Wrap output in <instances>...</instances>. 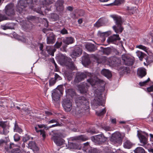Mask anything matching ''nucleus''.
I'll return each mask as SVG.
<instances>
[{"mask_svg": "<svg viewBox=\"0 0 153 153\" xmlns=\"http://www.w3.org/2000/svg\"><path fill=\"white\" fill-rule=\"evenodd\" d=\"M75 103L77 106L75 109L76 114L84 113L85 111H88L89 108V102L84 97L81 96L76 98Z\"/></svg>", "mask_w": 153, "mask_h": 153, "instance_id": "nucleus-1", "label": "nucleus"}, {"mask_svg": "<svg viewBox=\"0 0 153 153\" xmlns=\"http://www.w3.org/2000/svg\"><path fill=\"white\" fill-rule=\"evenodd\" d=\"M112 18L115 22L116 25L113 26V28L115 32L117 33H121L123 30L122 25L123 21L121 18L120 16H113Z\"/></svg>", "mask_w": 153, "mask_h": 153, "instance_id": "nucleus-2", "label": "nucleus"}, {"mask_svg": "<svg viewBox=\"0 0 153 153\" xmlns=\"http://www.w3.org/2000/svg\"><path fill=\"white\" fill-rule=\"evenodd\" d=\"M3 11L7 17L9 18L10 19H12L15 14L14 6L12 3L7 5Z\"/></svg>", "mask_w": 153, "mask_h": 153, "instance_id": "nucleus-3", "label": "nucleus"}, {"mask_svg": "<svg viewBox=\"0 0 153 153\" xmlns=\"http://www.w3.org/2000/svg\"><path fill=\"white\" fill-rule=\"evenodd\" d=\"M124 136L119 132H116L113 134L110 138V141L114 143L120 144L122 141Z\"/></svg>", "mask_w": 153, "mask_h": 153, "instance_id": "nucleus-4", "label": "nucleus"}, {"mask_svg": "<svg viewBox=\"0 0 153 153\" xmlns=\"http://www.w3.org/2000/svg\"><path fill=\"white\" fill-rule=\"evenodd\" d=\"M136 53L137 56L141 61L142 60L143 58H145L146 62V63L145 62H144V64L145 65H148L151 62H153V57H147V56L146 54L140 51H137Z\"/></svg>", "mask_w": 153, "mask_h": 153, "instance_id": "nucleus-5", "label": "nucleus"}, {"mask_svg": "<svg viewBox=\"0 0 153 153\" xmlns=\"http://www.w3.org/2000/svg\"><path fill=\"white\" fill-rule=\"evenodd\" d=\"M62 104L63 107L66 111H70L72 108V102L68 98H65L63 99Z\"/></svg>", "mask_w": 153, "mask_h": 153, "instance_id": "nucleus-6", "label": "nucleus"}, {"mask_svg": "<svg viewBox=\"0 0 153 153\" xmlns=\"http://www.w3.org/2000/svg\"><path fill=\"white\" fill-rule=\"evenodd\" d=\"M92 141L97 144H102L104 143L107 140V138L102 134H100L91 137Z\"/></svg>", "mask_w": 153, "mask_h": 153, "instance_id": "nucleus-7", "label": "nucleus"}, {"mask_svg": "<svg viewBox=\"0 0 153 153\" xmlns=\"http://www.w3.org/2000/svg\"><path fill=\"white\" fill-rule=\"evenodd\" d=\"M87 81L92 86L98 84H101L104 83V81L97 78L96 76H91L89 79H87Z\"/></svg>", "mask_w": 153, "mask_h": 153, "instance_id": "nucleus-8", "label": "nucleus"}, {"mask_svg": "<svg viewBox=\"0 0 153 153\" xmlns=\"http://www.w3.org/2000/svg\"><path fill=\"white\" fill-rule=\"evenodd\" d=\"M15 145L14 144H10L7 147L5 146V149L6 153H23L22 151L18 148H14Z\"/></svg>", "mask_w": 153, "mask_h": 153, "instance_id": "nucleus-9", "label": "nucleus"}, {"mask_svg": "<svg viewBox=\"0 0 153 153\" xmlns=\"http://www.w3.org/2000/svg\"><path fill=\"white\" fill-rule=\"evenodd\" d=\"M145 134L147 135V137H148V134L146 133H145ZM137 135L140 139V142L141 143L140 145L143 146L146 148L147 146L149 145V144L148 143L147 137H146L142 134L139 133H138Z\"/></svg>", "mask_w": 153, "mask_h": 153, "instance_id": "nucleus-10", "label": "nucleus"}, {"mask_svg": "<svg viewBox=\"0 0 153 153\" xmlns=\"http://www.w3.org/2000/svg\"><path fill=\"white\" fill-rule=\"evenodd\" d=\"M51 139L53 140L58 146H61L64 143L65 140L58 134L52 135Z\"/></svg>", "mask_w": 153, "mask_h": 153, "instance_id": "nucleus-11", "label": "nucleus"}, {"mask_svg": "<svg viewBox=\"0 0 153 153\" xmlns=\"http://www.w3.org/2000/svg\"><path fill=\"white\" fill-rule=\"evenodd\" d=\"M86 74L84 73L77 72L76 73L75 78L74 81V84L78 83L86 78Z\"/></svg>", "mask_w": 153, "mask_h": 153, "instance_id": "nucleus-12", "label": "nucleus"}, {"mask_svg": "<svg viewBox=\"0 0 153 153\" xmlns=\"http://www.w3.org/2000/svg\"><path fill=\"white\" fill-rule=\"evenodd\" d=\"M122 59L124 62L125 65L131 66L132 65L134 62V59L126 55L122 56Z\"/></svg>", "mask_w": 153, "mask_h": 153, "instance_id": "nucleus-13", "label": "nucleus"}, {"mask_svg": "<svg viewBox=\"0 0 153 153\" xmlns=\"http://www.w3.org/2000/svg\"><path fill=\"white\" fill-rule=\"evenodd\" d=\"M62 42L65 44V45L63 46V49H65L67 45L74 43V39L72 37H66L63 39Z\"/></svg>", "mask_w": 153, "mask_h": 153, "instance_id": "nucleus-14", "label": "nucleus"}, {"mask_svg": "<svg viewBox=\"0 0 153 153\" xmlns=\"http://www.w3.org/2000/svg\"><path fill=\"white\" fill-rule=\"evenodd\" d=\"M94 105H103V99L101 94H95V97L94 101Z\"/></svg>", "mask_w": 153, "mask_h": 153, "instance_id": "nucleus-15", "label": "nucleus"}, {"mask_svg": "<svg viewBox=\"0 0 153 153\" xmlns=\"http://www.w3.org/2000/svg\"><path fill=\"white\" fill-rule=\"evenodd\" d=\"M60 94H62L60 93V91L54 89L52 91V97L53 100L54 102H56L59 100Z\"/></svg>", "mask_w": 153, "mask_h": 153, "instance_id": "nucleus-16", "label": "nucleus"}, {"mask_svg": "<svg viewBox=\"0 0 153 153\" xmlns=\"http://www.w3.org/2000/svg\"><path fill=\"white\" fill-rule=\"evenodd\" d=\"M55 41V36L53 33H50L49 36L47 37V43L48 44H53Z\"/></svg>", "mask_w": 153, "mask_h": 153, "instance_id": "nucleus-17", "label": "nucleus"}, {"mask_svg": "<svg viewBox=\"0 0 153 153\" xmlns=\"http://www.w3.org/2000/svg\"><path fill=\"white\" fill-rule=\"evenodd\" d=\"M25 6L24 1H21L17 6L16 11L19 13H21L24 10Z\"/></svg>", "mask_w": 153, "mask_h": 153, "instance_id": "nucleus-18", "label": "nucleus"}, {"mask_svg": "<svg viewBox=\"0 0 153 153\" xmlns=\"http://www.w3.org/2000/svg\"><path fill=\"white\" fill-rule=\"evenodd\" d=\"M23 28L26 30H30L34 27V25L29 21L24 22L22 25Z\"/></svg>", "mask_w": 153, "mask_h": 153, "instance_id": "nucleus-19", "label": "nucleus"}, {"mask_svg": "<svg viewBox=\"0 0 153 153\" xmlns=\"http://www.w3.org/2000/svg\"><path fill=\"white\" fill-rule=\"evenodd\" d=\"M82 50L78 47H76L71 53V56L73 57L78 56L82 53Z\"/></svg>", "mask_w": 153, "mask_h": 153, "instance_id": "nucleus-20", "label": "nucleus"}, {"mask_svg": "<svg viewBox=\"0 0 153 153\" xmlns=\"http://www.w3.org/2000/svg\"><path fill=\"white\" fill-rule=\"evenodd\" d=\"M89 85L87 83H84L79 86V89L82 93H86L88 90Z\"/></svg>", "mask_w": 153, "mask_h": 153, "instance_id": "nucleus-21", "label": "nucleus"}, {"mask_svg": "<svg viewBox=\"0 0 153 153\" xmlns=\"http://www.w3.org/2000/svg\"><path fill=\"white\" fill-rule=\"evenodd\" d=\"M120 39L119 35L114 34L113 36H110L107 39V41L108 42H116L117 40H120Z\"/></svg>", "mask_w": 153, "mask_h": 153, "instance_id": "nucleus-22", "label": "nucleus"}, {"mask_svg": "<svg viewBox=\"0 0 153 153\" xmlns=\"http://www.w3.org/2000/svg\"><path fill=\"white\" fill-rule=\"evenodd\" d=\"M137 74L140 78H142L146 74V69L144 68H140L137 70Z\"/></svg>", "mask_w": 153, "mask_h": 153, "instance_id": "nucleus-23", "label": "nucleus"}, {"mask_svg": "<svg viewBox=\"0 0 153 153\" xmlns=\"http://www.w3.org/2000/svg\"><path fill=\"white\" fill-rule=\"evenodd\" d=\"M40 2L44 7H47L53 4L54 1V0H40Z\"/></svg>", "mask_w": 153, "mask_h": 153, "instance_id": "nucleus-24", "label": "nucleus"}, {"mask_svg": "<svg viewBox=\"0 0 153 153\" xmlns=\"http://www.w3.org/2000/svg\"><path fill=\"white\" fill-rule=\"evenodd\" d=\"M85 47L88 51L91 52H94L97 50L95 46L92 43H88L86 44Z\"/></svg>", "mask_w": 153, "mask_h": 153, "instance_id": "nucleus-25", "label": "nucleus"}, {"mask_svg": "<svg viewBox=\"0 0 153 153\" xmlns=\"http://www.w3.org/2000/svg\"><path fill=\"white\" fill-rule=\"evenodd\" d=\"M111 62L114 66H118L121 64V60L120 59L115 57L112 58Z\"/></svg>", "mask_w": 153, "mask_h": 153, "instance_id": "nucleus-26", "label": "nucleus"}, {"mask_svg": "<svg viewBox=\"0 0 153 153\" xmlns=\"http://www.w3.org/2000/svg\"><path fill=\"white\" fill-rule=\"evenodd\" d=\"M7 121H0V127H1L3 128V133L5 134H7L9 132L6 129L7 126Z\"/></svg>", "mask_w": 153, "mask_h": 153, "instance_id": "nucleus-27", "label": "nucleus"}, {"mask_svg": "<svg viewBox=\"0 0 153 153\" xmlns=\"http://www.w3.org/2000/svg\"><path fill=\"white\" fill-rule=\"evenodd\" d=\"M28 147L30 149H32L33 151H37L39 150V148L36 146L35 142L31 141L28 144Z\"/></svg>", "mask_w": 153, "mask_h": 153, "instance_id": "nucleus-28", "label": "nucleus"}, {"mask_svg": "<svg viewBox=\"0 0 153 153\" xmlns=\"http://www.w3.org/2000/svg\"><path fill=\"white\" fill-rule=\"evenodd\" d=\"M101 74L108 78H111L112 76V74L111 72L108 69H103L101 71Z\"/></svg>", "mask_w": 153, "mask_h": 153, "instance_id": "nucleus-29", "label": "nucleus"}, {"mask_svg": "<svg viewBox=\"0 0 153 153\" xmlns=\"http://www.w3.org/2000/svg\"><path fill=\"white\" fill-rule=\"evenodd\" d=\"M82 62L83 65H88L91 62L89 57L88 54L85 55L82 57Z\"/></svg>", "mask_w": 153, "mask_h": 153, "instance_id": "nucleus-30", "label": "nucleus"}, {"mask_svg": "<svg viewBox=\"0 0 153 153\" xmlns=\"http://www.w3.org/2000/svg\"><path fill=\"white\" fill-rule=\"evenodd\" d=\"M67 57L62 54H60L59 56V61L61 64H64Z\"/></svg>", "mask_w": 153, "mask_h": 153, "instance_id": "nucleus-31", "label": "nucleus"}, {"mask_svg": "<svg viewBox=\"0 0 153 153\" xmlns=\"http://www.w3.org/2000/svg\"><path fill=\"white\" fill-rule=\"evenodd\" d=\"M133 144L130 141L127 140L123 143V147L126 149H130L131 148Z\"/></svg>", "mask_w": 153, "mask_h": 153, "instance_id": "nucleus-32", "label": "nucleus"}, {"mask_svg": "<svg viewBox=\"0 0 153 153\" xmlns=\"http://www.w3.org/2000/svg\"><path fill=\"white\" fill-rule=\"evenodd\" d=\"M104 24L103 20L101 19H100L96 22L94 25V26L97 28H98L103 26Z\"/></svg>", "mask_w": 153, "mask_h": 153, "instance_id": "nucleus-33", "label": "nucleus"}, {"mask_svg": "<svg viewBox=\"0 0 153 153\" xmlns=\"http://www.w3.org/2000/svg\"><path fill=\"white\" fill-rule=\"evenodd\" d=\"M46 50L47 51L48 53L52 56H54V52L55 50L53 48V47L50 46H48L46 47Z\"/></svg>", "mask_w": 153, "mask_h": 153, "instance_id": "nucleus-34", "label": "nucleus"}, {"mask_svg": "<svg viewBox=\"0 0 153 153\" xmlns=\"http://www.w3.org/2000/svg\"><path fill=\"white\" fill-rule=\"evenodd\" d=\"M124 2V0H115L113 3L107 4L106 6L117 5L121 4Z\"/></svg>", "mask_w": 153, "mask_h": 153, "instance_id": "nucleus-35", "label": "nucleus"}, {"mask_svg": "<svg viewBox=\"0 0 153 153\" xmlns=\"http://www.w3.org/2000/svg\"><path fill=\"white\" fill-rule=\"evenodd\" d=\"M66 96H70L71 97L74 96L75 95V93L72 89H68L66 90Z\"/></svg>", "mask_w": 153, "mask_h": 153, "instance_id": "nucleus-36", "label": "nucleus"}, {"mask_svg": "<svg viewBox=\"0 0 153 153\" xmlns=\"http://www.w3.org/2000/svg\"><path fill=\"white\" fill-rule=\"evenodd\" d=\"M64 3L63 0H58L56 3V6L57 8L59 7L60 9H62Z\"/></svg>", "mask_w": 153, "mask_h": 153, "instance_id": "nucleus-37", "label": "nucleus"}, {"mask_svg": "<svg viewBox=\"0 0 153 153\" xmlns=\"http://www.w3.org/2000/svg\"><path fill=\"white\" fill-rule=\"evenodd\" d=\"M134 153H145V150L142 147H137L134 150Z\"/></svg>", "mask_w": 153, "mask_h": 153, "instance_id": "nucleus-38", "label": "nucleus"}, {"mask_svg": "<svg viewBox=\"0 0 153 153\" xmlns=\"http://www.w3.org/2000/svg\"><path fill=\"white\" fill-rule=\"evenodd\" d=\"M62 45V42L61 40L57 41L54 45V47L56 48H59Z\"/></svg>", "mask_w": 153, "mask_h": 153, "instance_id": "nucleus-39", "label": "nucleus"}, {"mask_svg": "<svg viewBox=\"0 0 153 153\" xmlns=\"http://www.w3.org/2000/svg\"><path fill=\"white\" fill-rule=\"evenodd\" d=\"M103 52L104 54L108 55L111 52V50L110 48H107L103 49Z\"/></svg>", "mask_w": 153, "mask_h": 153, "instance_id": "nucleus-40", "label": "nucleus"}, {"mask_svg": "<svg viewBox=\"0 0 153 153\" xmlns=\"http://www.w3.org/2000/svg\"><path fill=\"white\" fill-rule=\"evenodd\" d=\"M7 20H10L9 18L6 15H4L0 13V22Z\"/></svg>", "mask_w": 153, "mask_h": 153, "instance_id": "nucleus-41", "label": "nucleus"}, {"mask_svg": "<svg viewBox=\"0 0 153 153\" xmlns=\"http://www.w3.org/2000/svg\"><path fill=\"white\" fill-rule=\"evenodd\" d=\"M121 69L122 70V71H124V73H126L127 74L129 73L130 72V70L129 68L127 67H121Z\"/></svg>", "mask_w": 153, "mask_h": 153, "instance_id": "nucleus-42", "label": "nucleus"}, {"mask_svg": "<svg viewBox=\"0 0 153 153\" xmlns=\"http://www.w3.org/2000/svg\"><path fill=\"white\" fill-rule=\"evenodd\" d=\"M106 112V110L105 108L104 109H102L101 111L100 112L99 111H96V114L98 116H101L102 115H103Z\"/></svg>", "mask_w": 153, "mask_h": 153, "instance_id": "nucleus-43", "label": "nucleus"}, {"mask_svg": "<svg viewBox=\"0 0 153 153\" xmlns=\"http://www.w3.org/2000/svg\"><path fill=\"white\" fill-rule=\"evenodd\" d=\"M150 81V79L149 78L147 80L143 82H140L139 83V85L141 86H145Z\"/></svg>", "mask_w": 153, "mask_h": 153, "instance_id": "nucleus-44", "label": "nucleus"}, {"mask_svg": "<svg viewBox=\"0 0 153 153\" xmlns=\"http://www.w3.org/2000/svg\"><path fill=\"white\" fill-rule=\"evenodd\" d=\"M9 29H13L14 26V24L13 23H7L5 24Z\"/></svg>", "mask_w": 153, "mask_h": 153, "instance_id": "nucleus-45", "label": "nucleus"}, {"mask_svg": "<svg viewBox=\"0 0 153 153\" xmlns=\"http://www.w3.org/2000/svg\"><path fill=\"white\" fill-rule=\"evenodd\" d=\"M51 18L54 21L57 20L59 19V16L57 14L55 13L51 15Z\"/></svg>", "mask_w": 153, "mask_h": 153, "instance_id": "nucleus-46", "label": "nucleus"}, {"mask_svg": "<svg viewBox=\"0 0 153 153\" xmlns=\"http://www.w3.org/2000/svg\"><path fill=\"white\" fill-rule=\"evenodd\" d=\"M99 33L101 36H108L109 34L108 32H104L102 33L100 32H99Z\"/></svg>", "mask_w": 153, "mask_h": 153, "instance_id": "nucleus-47", "label": "nucleus"}, {"mask_svg": "<svg viewBox=\"0 0 153 153\" xmlns=\"http://www.w3.org/2000/svg\"><path fill=\"white\" fill-rule=\"evenodd\" d=\"M56 81L54 78H52L49 80V85L50 86L53 85L56 83Z\"/></svg>", "mask_w": 153, "mask_h": 153, "instance_id": "nucleus-48", "label": "nucleus"}, {"mask_svg": "<svg viewBox=\"0 0 153 153\" xmlns=\"http://www.w3.org/2000/svg\"><path fill=\"white\" fill-rule=\"evenodd\" d=\"M60 34L62 35L67 34L68 33V32L67 30H66L65 28H63L60 31Z\"/></svg>", "mask_w": 153, "mask_h": 153, "instance_id": "nucleus-49", "label": "nucleus"}, {"mask_svg": "<svg viewBox=\"0 0 153 153\" xmlns=\"http://www.w3.org/2000/svg\"><path fill=\"white\" fill-rule=\"evenodd\" d=\"M79 140L83 141L86 140H88V138L87 137L84 135L79 136Z\"/></svg>", "mask_w": 153, "mask_h": 153, "instance_id": "nucleus-50", "label": "nucleus"}, {"mask_svg": "<svg viewBox=\"0 0 153 153\" xmlns=\"http://www.w3.org/2000/svg\"><path fill=\"white\" fill-rule=\"evenodd\" d=\"M14 130L15 131L19 132L20 133H21L22 132V130L21 129L19 128L18 127H17L16 126V123H15V128H14Z\"/></svg>", "mask_w": 153, "mask_h": 153, "instance_id": "nucleus-51", "label": "nucleus"}, {"mask_svg": "<svg viewBox=\"0 0 153 153\" xmlns=\"http://www.w3.org/2000/svg\"><path fill=\"white\" fill-rule=\"evenodd\" d=\"M20 136L18 134H16L14 136V140L15 141H18L20 140Z\"/></svg>", "mask_w": 153, "mask_h": 153, "instance_id": "nucleus-52", "label": "nucleus"}, {"mask_svg": "<svg viewBox=\"0 0 153 153\" xmlns=\"http://www.w3.org/2000/svg\"><path fill=\"white\" fill-rule=\"evenodd\" d=\"M67 66L69 69L72 70H74L75 68V66L73 62L70 63V64H68Z\"/></svg>", "mask_w": 153, "mask_h": 153, "instance_id": "nucleus-53", "label": "nucleus"}, {"mask_svg": "<svg viewBox=\"0 0 153 153\" xmlns=\"http://www.w3.org/2000/svg\"><path fill=\"white\" fill-rule=\"evenodd\" d=\"M53 74L54 75V78L56 81L61 79V77L58 74L54 73H53Z\"/></svg>", "mask_w": 153, "mask_h": 153, "instance_id": "nucleus-54", "label": "nucleus"}, {"mask_svg": "<svg viewBox=\"0 0 153 153\" xmlns=\"http://www.w3.org/2000/svg\"><path fill=\"white\" fill-rule=\"evenodd\" d=\"M55 90H57L59 91L60 93L62 94V92L63 91V86L62 85H60L58 86L57 88L55 89Z\"/></svg>", "mask_w": 153, "mask_h": 153, "instance_id": "nucleus-55", "label": "nucleus"}, {"mask_svg": "<svg viewBox=\"0 0 153 153\" xmlns=\"http://www.w3.org/2000/svg\"><path fill=\"white\" fill-rule=\"evenodd\" d=\"M102 128L107 131H110L111 130V128L110 127L106 126H102Z\"/></svg>", "mask_w": 153, "mask_h": 153, "instance_id": "nucleus-56", "label": "nucleus"}, {"mask_svg": "<svg viewBox=\"0 0 153 153\" xmlns=\"http://www.w3.org/2000/svg\"><path fill=\"white\" fill-rule=\"evenodd\" d=\"M88 153H99V152L97 149H92L89 150Z\"/></svg>", "mask_w": 153, "mask_h": 153, "instance_id": "nucleus-57", "label": "nucleus"}, {"mask_svg": "<svg viewBox=\"0 0 153 153\" xmlns=\"http://www.w3.org/2000/svg\"><path fill=\"white\" fill-rule=\"evenodd\" d=\"M93 57L97 60V62L98 63H100L102 62L100 61V59H99V57L97 56H96L95 55H93Z\"/></svg>", "mask_w": 153, "mask_h": 153, "instance_id": "nucleus-58", "label": "nucleus"}, {"mask_svg": "<svg viewBox=\"0 0 153 153\" xmlns=\"http://www.w3.org/2000/svg\"><path fill=\"white\" fill-rule=\"evenodd\" d=\"M27 19L28 21H33L36 19V17L35 16H28L27 18Z\"/></svg>", "mask_w": 153, "mask_h": 153, "instance_id": "nucleus-59", "label": "nucleus"}, {"mask_svg": "<svg viewBox=\"0 0 153 153\" xmlns=\"http://www.w3.org/2000/svg\"><path fill=\"white\" fill-rule=\"evenodd\" d=\"M72 62H73L72 60V59L69 58L67 57L66 61V62L65 63V64L67 65H68V64H70V63H71Z\"/></svg>", "mask_w": 153, "mask_h": 153, "instance_id": "nucleus-60", "label": "nucleus"}, {"mask_svg": "<svg viewBox=\"0 0 153 153\" xmlns=\"http://www.w3.org/2000/svg\"><path fill=\"white\" fill-rule=\"evenodd\" d=\"M40 135H42L43 138L45 137L46 135L45 134V131L44 130H39Z\"/></svg>", "mask_w": 153, "mask_h": 153, "instance_id": "nucleus-61", "label": "nucleus"}, {"mask_svg": "<svg viewBox=\"0 0 153 153\" xmlns=\"http://www.w3.org/2000/svg\"><path fill=\"white\" fill-rule=\"evenodd\" d=\"M34 10L36 12H37L39 13H42V11L41 10V8L40 7V8H35L34 9Z\"/></svg>", "mask_w": 153, "mask_h": 153, "instance_id": "nucleus-62", "label": "nucleus"}, {"mask_svg": "<svg viewBox=\"0 0 153 153\" xmlns=\"http://www.w3.org/2000/svg\"><path fill=\"white\" fill-rule=\"evenodd\" d=\"M4 144L7 145V143L4 140L2 139L0 140V146H2Z\"/></svg>", "mask_w": 153, "mask_h": 153, "instance_id": "nucleus-63", "label": "nucleus"}, {"mask_svg": "<svg viewBox=\"0 0 153 153\" xmlns=\"http://www.w3.org/2000/svg\"><path fill=\"white\" fill-rule=\"evenodd\" d=\"M147 91L149 92H151L153 91V85L150 86V87H148L147 88Z\"/></svg>", "mask_w": 153, "mask_h": 153, "instance_id": "nucleus-64", "label": "nucleus"}]
</instances>
